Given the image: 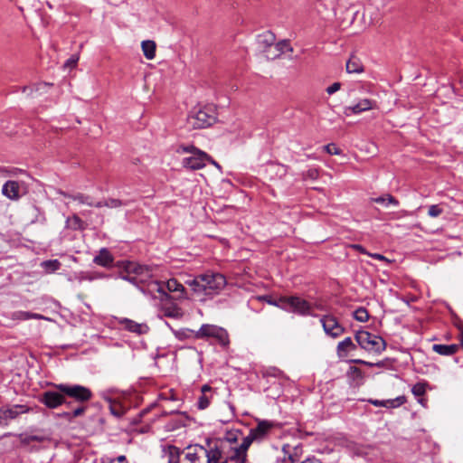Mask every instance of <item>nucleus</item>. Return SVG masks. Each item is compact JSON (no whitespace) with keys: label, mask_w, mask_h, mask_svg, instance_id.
<instances>
[{"label":"nucleus","mask_w":463,"mask_h":463,"mask_svg":"<svg viewBox=\"0 0 463 463\" xmlns=\"http://www.w3.org/2000/svg\"><path fill=\"white\" fill-rule=\"evenodd\" d=\"M128 273H134L135 276L128 275L124 277L125 279L131 283H137L138 280L143 281L146 278L153 276V269L146 265H141L134 262H128L126 267Z\"/></svg>","instance_id":"f8f14e48"},{"label":"nucleus","mask_w":463,"mask_h":463,"mask_svg":"<svg viewBox=\"0 0 463 463\" xmlns=\"http://www.w3.org/2000/svg\"><path fill=\"white\" fill-rule=\"evenodd\" d=\"M83 463H96V459H93L92 461H89V459H85Z\"/></svg>","instance_id":"774afa93"},{"label":"nucleus","mask_w":463,"mask_h":463,"mask_svg":"<svg viewBox=\"0 0 463 463\" xmlns=\"http://www.w3.org/2000/svg\"><path fill=\"white\" fill-rule=\"evenodd\" d=\"M79 61V57L77 55H72L70 59H68L65 62V66L72 68L77 65Z\"/></svg>","instance_id":"09e8293b"},{"label":"nucleus","mask_w":463,"mask_h":463,"mask_svg":"<svg viewBox=\"0 0 463 463\" xmlns=\"http://www.w3.org/2000/svg\"><path fill=\"white\" fill-rule=\"evenodd\" d=\"M368 402L376 407H384V400H373L370 399Z\"/></svg>","instance_id":"5fc2aeb1"},{"label":"nucleus","mask_w":463,"mask_h":463,"mask_svg":"<svg viewBox=\"0 0 463 463\" xmlns=\"http://www.w3.org/2000/svg\"><path fill=\"white\" fill-rule=\"evenodd\" d=\"M179 314V309L176 307H172L165 312V315L169 317H177Z\"/></svg>","instance_id":"8fccbe9b"},{"label":"nucleus","mask_w":463,"mask_h":463,"mask_svg":"<svg viewBox=\"0 0 463 463\" xmlns=\"http://www.w3.org/2000/svg\"><path fill=\"white\" fill-rule=\"evenodd\" d=\"M375 106V100L370 99H362L356 104L345 107L344 112L346 116H350L352 114L356 115L374 109Z\"/></svg>","instance_id":"4468645a"},{"label":"nucleus","mask_w":463,"mask_h":463,"mask_svg":"<svg viewBox=\"0 0 463 463\" xmlns=\"http://www.w3.org/2000/svg\"><path fill=\"white\" fill-rule=\"evenodd\" d=\"M195 446L203 451V460H205V463H227L226 449L222 441L208 438L204 444Z\"/></svg>","instance_id":"39448f33"},{"label":"nucleus","mask_w":463,"mask_h":463,"mask_svg":"<svg viewBox=\"0 0 463 463\" xmlns=\"http://www.w3.org/2000/svg\"><path fill=\"white\" fill-rule=\"evenodd\" d=\"M267 171L271 175V178H273V175L279 178H282L288 173V166L281 164H270L268 165Z\"/></svg>","instance_id":"473e14b6"},{"label":"nucleus","mask_w":463,"mask_h":463,"mask_svg":"<svg viewBox=\"0 0 463 463\" xmlns=\"http://www.w3.org/2000/svg\"><path fill=\"white\" fill-rule=\"evenodd\" d=\"M257 425L251 428L249 434L244 438L251 445L252 443L260 444L269 439L275 430L282 428L281 423L276 420L256 419Z\"/></svg>","instance_id":"20e7f679"},{"label":"nucleus","mask_w":463,"mask_h":463,"mask_svg":"<svg viewBox=\"0 0 463 463\" xmlns=\"http://www.w3.org/2000/svg\"><path fill=\"white\" fill-rule=\"evenodd\" d=\"M291 447L289 445L283 446V451L285 453L283 463H296L298 461V448H293V452L290 451Z\"/></svg>","instance_id":"72a5a7b5"},{"label":"nucleus","mask_w":463,"mask_h":463,"mask_svg":"<svg viewBox=\"0 0 463 463\" xmlns=\"http://www.w3.org/2000/svg\"><path fill=\"white\" fill-rule=\"evenodd\" d=\"M14 317L20 320L32 319V312L29 311H17L14 313Z\"/></svg>","instance_id":"a18cd8bd"},{"label":"nucleus","mask_w":463,"mask_h":463,"mask_svg":"<svg viewBox=\"0 0 463 463\" xmlns=\"http://www.w3.org/2000/svg\"><path fill=\"white\" fill-rule=\"evenodd\" d=\"M66 226L72 230H82L83 229V222L82 220L76 214H73L71 217H68L66 220Z\"/></svg>","instance_id":"f704fd0d"},{"label":"nucleus","mask_w":463,"mask_h":463,"mask_svg":"<svg viewBox=\"0 0 463 463\" xmlns=\"http://www.w3.org/2000/svg\"><path fill=\"white\" fill-rule=\"evenodd\" d=\"M165 288L168 292L176 294L177 298H182L184 293V287L175 279H170L165 283Z\"/></svg>","instance_id":"c85d7f7f"},{"label":"nucleus","mask_w":463,"mask_h":463,"mask_svg":"<svg viewBox=\"0 0 463 463\" xmlns=\"http://www.w3.org/2000/svg\"><path fill=\"white\" fill-rule=\"evenodd\" d=\"M93 262L103 268H111L114 263V257L107 248H101L93 258Z\"/></svg>","instance_id":"aec40b11"},{"label":"nucleus","mask_w":463,"mask_h":463,"mask_svg":"<svg viewBox=\"0 0 463 463\" xmlns=\"http://www.w3.org/2000/svg\"><path fill=\"white\" fill-rule=\"evenodd\" d=\"M177 153H190L191 156L183 158L182 165L184 167L191 170L202 169L206 165V162L210 160V156L203 151L198 149L194 146H179Z\"/></svg>","instance_id":"423d86ee"},{"label":"nucleus","mask_w":463,"mask_h":463,"mask_svg":"<svg viewBox=\"0 0 463 463\" xmlns=\"http://www.w3.org/2000/svg\"><path fill=\"white\" fill-rule=\"evenodd\" d=\"M188 331L194 339H213L223 348H227L230 345V337L227 330L216 325L203 324L198 330Z\"/></svg>","instance_id":"7ed1b4c3"},{"label":"nucleus","mask_w":463,"mask_h":463,"mask_svg":"<svg viewBox=\"0 0 463 463\" xmlns=\"http://www.w3.org/2000/svg\"><path fill=\"white\" fill-rule=\"evenodd\" d=\"M184 426V423L182 420L175 419V420H172L170 422H168L166 424L165 428L167 430H175Z\"/></svg>","instance_id":"79ce46f5"},{"label":"nucleus","mask_w":463,"mask_h":463,"mask_svg":"<svg viewBox=\"0 0 463 463\" xmlns=\"http://www.w3.org/2000/svg\"><path fill=\"white\" fill-rule=\"evenodd\" d=\"M273 48L275 52L270 57L271 59L278 58L286 52H293V48L291 47L289 42L287 40L275 43Z\"/></svg>","instance_id":"7c9ffc66"},{"label":"nucleus","mask_w":463,"mask_h":463,"mask_svg":"<svg viewBox=\"0 0 463 463\" xmlns=\"http://www.w3.org/2000/svg\"><path fill=\"white\" fill-rule=\"evenodd\" d=\"M432 350L444 356H449L457 353L458 350V345L456 344L452 345H442V344H435L432 345Z\"/></svg>","instance_id":"bb28decb"},{"label":"nucleus","mask_w":463,"mask_h":463,"mask_svg":"<svg viewBox=\"0 0 463 463\" xmlns=\"http://www.w3.org/2000/svg\"><path fill=\"white\" fill-rule=\"evenodd\" d=\"M38 401L48 409H56L63 404L66 405L68 409L73 407V402H68L65 394L55 387L53 390L43 392L39 396Z\"/></svg>","instance_id":"9d476101"},{"label":"nucleus","mask_w":463,"mask_h":463,"mask_svg":"<svg viewBox=\"0 0 463 463\" xmlns=\"http://www.w3.org/2000/svg\"><path fill=\"white\" fill-rule=\"evenodd\" d=\"M92 207H96V208L107 207V200L99 201V202H97V203H95L93 201V206Z\"/></svg>","instance_id":"13d9d810"},{"label":"nucleus","mask_w":463,"mask_h":463,"mask_svg":"<svg viewBox=\"0 0 463 463\" xmlns=\"http://www.w3.org/2000/svg\"><path fill=\"white\" fill-rule=\"evenodd\" d=\"M53 387L62 392L66 399H71L73 407L69 408L68 411L61 414L66 420L71 421L72 420L82 416L88 410L87 402L92 398L93 394L90 389L80 384H66L59 383L52 384Z\"/></svg>","instance_id":"f257e3e1"},{"label":"nucleus","mask_w":463,"mask_h":463,"mask_svg":"<svg viewBox=\"0 0 463 463\" xmlns=\"http://www.w3.org/2000/svg\"><path fill=\"white\" fill-rule=\"evenodd\" d=\"M156 43L154 41L146 40L143 41L141 43V48L144 53V56L148 59L152 60L156 56Z\"/></svg>","instance_id":"2f4dec72"},{"label":"nucleus","mask_w":463,"mask_h":463,"mask_svg":"<svg viewBox=\"0 0 463 463\" xmlns=\"http://www.w3.org/2000/svg\"><path fill=\"white\" fill-rule=\"evenodd\" d=\"M101 463H115L114 460H109V458H107L106 457L101 458Z\"/></svg>","instance_id":"e2e57ef3"},{"label":"nucleus","mask_w":463,"mask_h":463,"mask_svg":"<svg viewBox=\"0 0 463 463\" xmlns=\"http://www.w3.org/2000/svg\"><path fill=\"white\" fill-rule=\"evenodd\" d=\"M109 458V460H114L115 463H127V458L124 455L118 456L117 458L106 457Z\"/></svg>","instance_id":"603ef678"},{"label":"nucleus","mask_w":463,"mask_h":463,"mask_svg":"<svg viewBox=\"0 0 463 463\" xmlns=\"http://www.w3.org/2000/svg\"><path fill=\"white\" fill-rule=\"evenodd\" d=\"M268 375H271L273 377H279L282 372L277 368H271L268 371Z\"/></svg>","instance_id":"864d4df0"},{"label":"nucleus","mask_w":463,"mask_h":463,"mask_svg":"<svg viewBox=\"0 0 463 463\" xmlns=\"http://www.w3.org/2000/svg\"><path fill=\"white\" fill-rule=\"evenodd\" d=\"M32 319H46V317L40 314L32 313Z\"/></svg>","instance_id":"680f3d73"},{"label":"nucleus","mask_w":463,"mask_h":463,"mask_svg":"<svg viewBox=\"0 0 463 463\" xmlns=\"http://www.w3.org/2000/svg\"><path fill=\"white\" fill-rule=\"evenodd\" d=\"M354 318L359 322H366L369 319V313L365 307H358L353 315Z\"/></svg>","instance_id":"58836bf2"},{"label":"nucleus","mask_w":463,"mask_h":463,"mask_svg":"<svg viewBox=\"0 0 463 463\" xmlns=\"http://www.w3.org/2000/svg\"><path fill=\"white\" fill-rule=\"evenodd\" d=\"M373 259L374 260H385V257L383 256L382 254H379V253H373V254H369Z\"/></svg>","instance_id":"052dcab7"},{"label":"nucleus","mask_w":463,"mask_h":463,"mask_svg":"<svg viewBox=\"0 0 463 463\" xmlns=\"http://www.w3.org/2000/svg\"><path fill=\"white\" fill-rule=\"evenodd\" d=\"M276 36L270 31H266L258 35L257 43L262 51H267L274 46Z\"/></svg>","instance_id":"4be33fe9"},{"label":"nucleus","mask_w":463,"mask_h":463,"mask_svg":"<svg viewBox=\"0 0 463 463\" xmlns=\"http://www.w3.org/2000/svg\"><path fill=\"white\" fill-rule=\"evenodd\" d=\"M300 463H324L321 459L312 456L307 458L305 460L301 461Z\"/></svg>","instance_id":"3c124183"},{"label":"nucleus","mask_w":463,"mask_h":463,"mask_svg":"<svg viewBox=\"0 0 463 463\" xmlns=\"http://www.w3.org/2000/svg\"><path fill=\"white\" fill-rule=\"evenodd\" d=\"M404 395L398 396L394 399L384 400L385 408H398L406 402Z\"/></svg>","instance_id":"e433bc0d"},{"label":"nucleus","mask_w":463,"mask_h":463,"mask_svg":"<svg viewBox=\"0 0 463 463\" xmlns=\"http://www.w3.org/2000/svg\"><path fill=\"white\" fill-rule=\"evenodd\" d=\"M352 247L356 250L357 251L363 253V254H369L366 250L360 244H354Z\"/></svg>","instance_id":"4d7b16f0"},{"label":"nucleus","mask_w":463,"mask_h":463,"mask_svg":"<svg viewBox=\"0 0 463 463\" xmlns=\"http://www.w3.org/2000/svg\"><path fill=\"white\" fill-rule=\"evenodd\" d=\"M60 194H61L65 198H69L71 200L78 202L80 204H85L88 206H93V198L90 195L77 193V194H69L66 192H60Z\"/></svg>","instance_id":"a878e982"},{"label":"nucleus","mask_w":463,"mask_h":463,"mask_svg":"<svg viewBox=\"0 0 463 463\" xmlns=\"http://www.w3.org/2000/svg\"><path fill=\"white\" fill-rule=\"evenodd\" d=\"M142 291L144 293H149L150 295L153 296V298H157L155 293H158L159 296L158 298L164 301V300H167L169 298H171V297L169 296V294L165 290V285H163L162 283H160L159 281L157 280H153V281H150L148 284H147V288L145 289V288H142Z\"/></svg>","instance_id":"a211bd4d"},{"label":"nucleus","mask_w":463,"mask_h":463,"mask_svg":"<svg viewBox=\"0 0 463 463\" xmlns=\"http://www.w3.org/2000/svg\"><path fill=\"white\" fill-rule=\"evenodd\" d=\"M352 363L356 364H364V365H367L369 367L374 366V364L370 363V362H366V361H364V360H361V359H354V360H352Z\"/></svg>","instance_id":"6e6d98bb"},{"label":"nucleus","mask_w":463,"mask_h":463,"mask_svg":"<svg viewBox=\"0 0 463 463\" xmlns=\"http://www.w3.org/2000/svg\"><path fill=\"white\" fill-rule=\"evenodd\" d=\"M187 284L195 293L212 297L224 288L226 279L221 273L207 271L188 280Z\"/></svg>","instance_id":"f03ea898"},{"label":"nucleus","mask_w":463,"mask_h":463,"mask_svg":"<svg viewBox=\"0 0 463 463\" xmlns=\"http://www.w3.org/2000/svg\"><path fill=\"white\" fill-rule=\"evenodd\" d=\"M354 339L361 348L368 352L381 354L386 348V342L383 338L368 331H357Z\"/></svg>","instance_id":"6e6552de"},{"label":"nucleus","mask_w":463,"mask_h":463,"mask_svg":"<svg viewBox=\"0 0 463 463\" xmlns=\"http://www.w3.org/2000/svg\"><path fill=\"white\" fill-rule=\"evenodd\" d=\"M340 89H341V83L335 82L332 85L328 86L326 90L328 95H332V94L335 93L336 91H338Z\"/></svg>","instance_id":"de8ad7c7"},{"label":"nucleus","mask_w":463,"mask_h":463,"mask_svg":"<svg viewBox=\"0 0 463 463\" xmlns=\"http://www.w3.org/2000/svg\"><path fill=\"white\" fill-rule=\"evenodd\" d=\"M356 349V345L351 337H345L336 346V354L339 358H345L350 351Z\"/></svg>","instance_id":"393cba45"},{"label":"nucleus","mask_w":463,"mask_h":463,"mask_svg":"<svg viewBox=\"0 0 463 463\" xmlns=\"http://www.w3.org/2000/svg\"><path fill=\"white\" fill-rule=\"evenodd\" d=\"M458 338H459L460 345L463 348V332L458 335Z\"/></svg>","instance_id":"0e129e2a"},{"label":"nucleus","mask_w":463,"mask_h":463,"mask_svg":"<svg viewBox=\"0 0 463 463\" xmlns=\"http://www.w3.org/2000/svg\"><path fill=\"white\" fill-rule=\"evenodd\" d=\"M325 150L330 155H340L341 150L335 144L325 146Z\"/></svg>","instance_id":"49530a36"},{"label":"nucleus","mask_w":463,"mask_h":463,"mask_svg":"<svg viewBox=\"0 0 463 463\" xmlns=\"http://www.w3.org/2000/svg\"><path fill=\"white\" fill-rule=\"evenodd\" d=\"M212 387L208 384H204L201 388V395L198 397L197 408L204 410L209 407L213 399Z\"/></svg>","instance_id":"5701e85b"},{"label":"nucleus","mask_w":463,"mask_h":463,"mask_svg":"<svg viewBox=\"0 0 463 463\" xmlns=\"http://www.w3.org/2000/svg\"><path fill=\"white\" fill-rule=\"evenodd\" d=\"M118 324L121 325L126 330L135 333L137 335H145L149 331V326L145 323H137L128 318H119Z\"/></svg>","instance_id":"2eb2a0df"},{"label":"nucleus","mask_w":463,"mask_h":463,"mask_svg":"<svg viewBox=\"0 0 463 463\" xmlns=\"http://www.w3.org/2000/svg\"><path fill=\"white\" fill-rule=\"evenodd\" d=\"M320 323L326 335L337 338L345 332V328L333 315H324L320 317Z\"/></svg>","instance_id":"ddd939ff"},{"label":"nucleus","mask_w":463,"mask_h":463,"mask_svg":"<svg viewBox=\"0 0 463 463\" xmlns=\"http://www.w3.org/2000/svg\"><path fill=\"white\" fill-rule=\"evenodd\" d=\"M250 444L243 437L240 444L226 448L227 463H250L248 458V451Z\"/></svg>","instance_id":"9b49d317"},{"label":"nucleus","mask_w":463,"mask_h":463,"mask_svg":"<svg viewBox=\"0 0 463 463\" xmlns=\"http://www.w3.org/2000/svg\"><path fill=\"white\" fill-rule=\"evenodd\" d=\"M41 266L45 269L46 272L52 273L58 270L61 264L58 260H49L43 261Z\"/></svg>","instance_id":"c9c22d12"},{"label":"nucleus","mask_w":463,"mask_h":463,"mask_svg":"<svg viewBox=\"0 0 463 463\" xmlns=\"http://www.w3.org/2000/svg\"><path fill=\"white\" fill-rule=\"evenodd\" d=\"M215 113L211 107L195 108L187 117V124L193 128H204L215 122Z\"/></svg>","instance_id":"1a4fd4ad"},{"label":"nucleus","mask_w":463,"mask_h":463,"mask_svg":"<svg viewBox=\"0 0 463 463\" xmlns=\"http://www.w3.org/2000/svg\"><path fill=\"white\" fill-rule=\"evenodd\" d=\"M125 205H127V203L119 199L109 198L107 200V207L109 208H118Z\"/></svg>","instance_id":"37998d69"},{"label":"nucleus","mask_w":463,"mask_h":463,"mask_svg":"<svg viewBox=\"0 0 463 463\" xmlns=\"http://www.w3.org/2000/svg\"><path fill=\"white\" fill-rule=\"evenodd\" d=\"M400 216H407L410 215V213L407 211H402L399 213Z\"/></svg>","instance_id":"338daca9"},{"label":"nucleus","mask_w":463,"mask_h":463,"mask_svg":"<svg viewBox=\"0 0 463 463\" xmlns=\"http://www.w3.org/2000/svg\"><path fill=\"white\" fill-rule=\"evenodd\" d=\"M109 402V411L112 415L117 418H120L125 414V408L118 402H113L111 400Z\"/></svg>","instance_id":"4c0bfd02"},{"label":"nucleus","mask_w":463,"mask_h":463,"mask_svg":"<svg viewBox=\"0 0 463 463\" xmlns=\"http://www.w3.org/2000/svg\"><path fill=\"white\" fill-rule=\"evenodd\" d=\"M30 407L25 404H15L8 407H2L0 409L1 417L5 419L14 420L19 415L29 412Z\"/></svg>","instance_id":"f3484780"},{"label":"nucleus","mask_w":463,"mask_h":463,"mask_svg":"<svg viewBox=\"0 0 463 463\" xmlns=\"http://www.w3.org/2000/svg\"><path fill=\"white\" fill-rule=\"evenodd\" d=\"M180 463H205V460H203V451L197 449L195 444L188 446Z\"/></svg>","instance_id":"dca6fc26"},{"label":"nucleus","mask_w":463,"mask_h":463,"mask_svg":"<svg viewBox=\"0 0 463 463\" xmlns=\"http://www.w3.org/2000/svg\"><path fill=\"white\" fill-rule=\"evenodd\" d=\"M272 304L285 311L293 312L299 316L311 315V304L297 296L280 297Z\"/></svg>","instance_id":"0eeeda50"},{"label":"nucleus","mask_w":463,"mask_h":463,"mask_svg":"<svg viewBox=\"0 0 463 463\" xmlns=\"http://www.w3.org/2000/svg\"><path fill=\"white\" fill-rule=\"evenodd\" d=\"M371 201L382 204L385 207H389L390 205L398 206L400 204L399 201L390 194H385L378 197L371 198Z\"/></svg>","instance_id":"c756f323"},{"label":"nucleus","mask_w":463,"mask_h":463,"mask_svg":"<svg viewBox=\"0 0 463 463\" xmlns=\"http://www.w3.org/2000/svg\"><path fill=\"white\" fill-rule=\"evenodd\" d=\"M19 189V184L16 181L9 180L4 184L2 193L11 200H17L20 196Z\"/></svg>","instance_id":"b1692460"},{"label":"nucleus","mask_w":463,"mask_h":463,"mask_svg":"<svg viewBox=\"0 0 463 463\" xmlns=\"http://www.w3.org/2000/svg\"><path fill=\"white\" fill-rule=\"evenodd\" d=\"M345 69L347 73H361L364 71V65L357 56L352 55L346 61Z\"/></svg>","instance_id":"cd10ccee"},{"label":"nucleus","mask_w":463,"mask_h":463,"mask_svg":"<svg viewBox=\"0 0 463 463\" xmlns=\"http://www.w3.org/2000/svg\"><path fill=\"white\" fill-rule=\"evenodd\" d=\"M454 324L458 327L459 334L463 333V321L457 319Z\"/></svg>","instance_id":"bf43d9fd"},{"label":"nucleus","mask_w":463,"mask_h":463,"mask_svg":"<svg viewBox=\"0 0 463 463\" xmlns=\"http://www.w3.org/2000/svg\"><path fill=\"white\" fill-rule=\"evenodd\" d=\"M443 213V209L439 204L429 206L428 214L432 218L439 217Z\"/></svg>","instance_id":"a19ab883"},{"label":"nucleus","mask_w":463,"mask_h":463,"mask_svg":"<svg viewBox=\"0 0 463 463\" xmlns=\"http://www.w3.org/2000/svg\"><path fill=\"white\" fill-rule=\"evenodd\" d=\"M318 171L316 168L308 169L306 173L303 174L304 179H311V180H317L318 178Z\"/></svg>","instance_id":"c03bdc74"},{"label":"nucleus","mask_w":463,"mask_h":463,"mask_svg":"<svg viewBox=\"0 0 463 463\" xmlns=\"http://www.w3.org/2000/svg\"><path fill=\"white\" fill-rule=\"evenodd\" d=\"M411 392L415 397H422L426 392V383H417L412 386Z\"/></svg>","instance_id":"ea45409f"},{"label":"nucleus","mask_w":463,"mask_h":463,"mask_svg":"<svg viewBox=\"0 0 463 463\" xmlns=\"http://www.w3.org/2000/svg\"><path fill=\"white\" fill-rule=\"evenodd\" d=\"M184 451L174 445H167L163 449V458L166 463H180Z\"/></svg>","instance_id":"6ab92c4d"},{"label":"nucleus","mask_w":463,"mask_h":463,"mask_svg":"<svg viewBox=\"0 0 463 463\" xmlns=\"http://www.w3.org/2000/svg\"><path fill=\"white\" fill-rule=\"evenodd\" d=\"M418 398H419V399H418V402H419L420 404H422L423 406H425V402H426V400H425V399H423L422 397H418Z\"/></svg>","instance_id":"69168bd1"},{"label":"nucleus","mask_w":463,"mask_h":463,"mask_svg":"<svg viewBox=\"0 0 463 463\" xmlns=\"http://www.w3.org/2000/svg\"><path fill=\"white\" fill-rule=\"evenodd\" d=\"M243 432L241 430H227L222 439H217L219 441L223 442V446L226 449L227 444L230 446L238 445L240 439L242 440Z\"/></svg>","instance_id":"412c9836"}]
</instances>
